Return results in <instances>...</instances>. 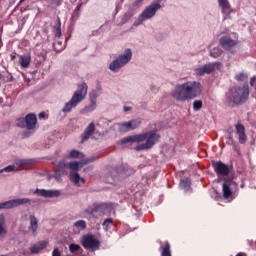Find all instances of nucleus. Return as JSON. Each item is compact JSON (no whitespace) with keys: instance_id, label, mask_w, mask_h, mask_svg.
Instances as JSON below:
<instances>
[{"instance_id":"nucleus-1","label":"nucleus","mask_w":256,"mask_h":256,"mask_svg":"<svg viewBox=\"0 0 256 256\" xmlns=\"http://www.w3.org/2000/svg\"><path fill=\"white\" fill-rule=\"evenodd\" d=\"M203 93V86L199 82L190 81L184 84H179L172 91V97L176 101H190L199 97Z\"/></svg>"},{"instance_id":"nucleus-2","label":"nucleus","mask_w":256,"mask_h":256,"mask_svg":"<svg viewBox=\"0 0 256 256\" xmlns=\"http://www.w3.org/2000/svg\"><path fill=\"white\" fill-rule=\"evenodd\" d=\"M160 137L161 136H159L157 132L151 131L144 134L127 136L123 138L120 143L121 145H126V143H143V141H146L144 144L136 147V151H145V149H151V147H153V145L159 141Z\"/></svg>"},{"instance_id":"nucleus-3","label":"nucleus","mask_w":256,"mask_h":256,"mask_svg":"<svg viewBox=\"0 0 256 256\" xmlns=\"http://www.w3.org/2000/svg\"><path fill=\"white\" fill-rule=\"evenodd\" d=\"M160 137L161 136H159L157 132L151 131L144 134L127 136L123 138L120 143L121 145H126V143H143V141H146L144 144L136 147V151H145V149H151V147H153V145L159 141Z\"/></svg>"},{"instance_id":"nucleus-4","label":"nucleus","mask_w":256,"mask_h":256,"mask_svg":"<svg viewBox=\"0 0 256 256\" xmlns=\"http://www.w3.org/2000/svg\"><path fill=\"white\" fill-rule=\"evenodd\" d=\"M247 97H249V87H233L226 94V103L229 107H233V105L245 103V101H247Z\"/></svg>"},{"instance_id":"nucleus-5","label":"nucleus","mask_w":256,"mask_h":256,"mask_svg":"<svg viewBox=\"0 0 256 256\" xmlns=\"http://www.w3.org/2000/svg\"><path fill=\"white\" fill-rule=\"evenodd\" d=\"M88 90L89 86H87V83L83 82L82 84H78V88L72 95V98L64 105L62 109L63 113H71L72 109H75L78 103H81V101H85Z\"/></svg>"},{"instance_id":"nucleus-6","label":"nucleus","mask_w":256,"mask_h":256,"mask_svg":"<svg viewBox=\"0 0 256 256\" xmlns=\"http://www.w3.org/2000/svg\"><path fill=\"white\" fill-rule=\"evenodd\" d=\"M131 57H133V52H131V49H126L124 54L120 55L118 59L114 60L110 66V71H119L121 67L124 65H127L131 61Z\"/></svg>"},{"instance_id":"nucleus-7","label":"nucleus","mask_w":256,"mask_h":256,"mask_svg":"<svg viewBox=\"0 0 256 256\" xmlns=\"http://www.w3.org/2000/svg\"><path fill=\"white\" fill-rule=\"evenodd\" d=\"M113 209H114V204L111 202L95 203L92 206H90L88 209H86V213H89V215H94V213H102V215H105L107 211L111 213Z\"/></svg>"},{"instance_id":"nucleus-8","label":"nucleus","mask_w":256,"mask_h":256,"mask_svg":"<svg viewBox=\"0 0 256 256\" xmlns=\"http://www.w3.org/2000/svg\"><path fill=\"white\" fill-rule=\"evenodd\" d=\"M81 243L84 249H88L89 251H97L101 245V242L91 234L84 235L81 239Z\"/></svg>"},{"instance_id":"nucleus-9","label":"nucleus","mask_w":256,"mask_h":256,"mask_svg":"<svg viewBox=\"0 0 256 256\" xmlns=\"http://www.w3.org/2000/svg\"><path fill=\"white\" fill-rule=\"evenodd\" d=\"M16 165H18L17 168L10 165L3 170H0V173H3V171L11 173V171H23L27 169H33V167H35V162L33 160H20L16 163Z\"/></svg>"},{"instance_id":"nucleus-10","label":"nucleus","mask_w":256,"mask_h":256,"mask_svg":"<svg viewBox=\"0 0 256 256\" xmlns=\"http://www.w3.org/2000/svg\"><path fill=\"white\" fill-rule=\"evenodd\" d=\"M17 127H26L27 129H35L37 125V116L35 114H28L25 118L16 120Z\"/></svg>"},{"instance_id":"nucleus-11","label":"nucleus","mask_w":256,"mask_h":256,"mask_svg":"<svg viewBox=\"0 0 256 256\" xmlns=\"http://www.w3.org/2000/svg\"><path fill=\"white\" fill-rule=\"evenodd\" d=\"M161 9V1L152 2L141 14V19H151Z\"/></svg>"},{"instance_id":"nucleus-12","label":"nucleus","mask_w":256,"mask_h":256,"mask_svg":"<svg viewBox=\"0 0 256 256\" xmlns=\"http://www.w3.org/2000/svg\"><path fill=\"white\" fill-rule=\"evenodd\" d=\"M214 171L218 177V179L221 180V177H229V173H231V168L229 166L221 161L214 162L213 163Z\"/></svg>"},{"instance_id":"nucleus-13","label":"nucleus","mask_w":256,"mask_h":256,"mask_svg":"<svg viewBox=\"0 0 256 256\" xmlns=\"http://www.w3.org/2000/svg\"><path fill=\"white\" fill-rule=\"evenodd\" d=\"M140 126H141V120L139 118L118 124L119 131H121V133H127L129 131H133L135 129H138V127Z\"/></svg>"},{"instance_id":"nucleus-14","label":"nucleus","mask_w":256,"mask_h":256,"mask_svg":"<svg viewBox=\"0 0 256 256\" xmlns=\"http://www.w3.org/2000/svg\"><path fill=\"white\" fill-rule=\"evenodd\" d=\"M219 70L221 69V62H215V63H212V64H207V65H204L200 68H197L195 71H196V75H209V73H213V71L215 70Z\"/></svg>"},{"instance_id":"nucleus-15","label":"nucleus","mask_w":256,"mask_h":256,"mask_svg":"<svg viewBox=\"0 0 256 256\" xmlns=\"http://www.w3.org/2000/svg\"><path fill=\"white\" fill-rule=\"evenodd\" d=\"M231 187H233V180H225L222 185V193L224 199H227L229 201H233V199H235V193L233 192Z\"/></svg>"},{"instance_id":"nucleus-16","label":"nucleus","mask_w":256,"mask_h":256,"mask_svg":"<svg viewBox=\"0 0 256 256\" xmlns=\"http://www.w3.org/2000/svg\"><path fill=\"white\" fill-rule=\"evenodd\" d=\"M29 198L14 199L0 204V209H13V207H19V205H25L29 203Z\"/></svg>"},{"instance_id":"nucleus-17","label":"nucleus","mask_w":256,"mask_h":256,"mask_svg":"<svg viewBox=\"0 0 256 256\" xmlns=\"http://www.w3.org/2000/svg\"><path fill=\"white\" fill-rule=\"evenodd\" d=\"M236 129V134L238 135V141L241 145H245L247 143V134L245 133V126L241 123L238 122L235 125Z\"/></svg>"},{"instance_id":"nucleus-18","label":"nucleus","mask_w":256,"mask_h":256,"mask_svg":"<svg viewBox=\"0 0 256 256\" xmlns=\"http://www.w3.org/2000/svg\"><path fill=\"white\" fill-rule=\"evenodd\" d=\"M220 45L223 49H226V51H231V49L237 45V41L224 36L220 39Z\"/></svg>"},{"instance_id":"nucleus-19","label":"nucleus","mask_w":256,"mask_h":256,"mask_svg":"<svg viewBox=\"0 0 256 256\" xmlns=\"http://www.w3.org/2000/svg\"><path fill=\"white\" fill-rule=\"evenodd\" d=\"M36 195H38L39 197H59L60 192L57 190H40L37 189L34 192Z\"/></svg>"},{"instance_id":"nucleus-20","label":"nucleus","mask_w":256,"mask_h":256,"mask_svg":"<svg viewBox=\"0 0 256 256\" xmlns=\"http://www.w3.org/2000/svg\"><path fill=\"white\" fill-rule=\"evenodd\" d=\"M95 133V123L91 122L82 134V143H85Z\"/></svg>"},{"instance_id":"nucleus-21","label":"nucleus","mask_w":256,"mask_h":256,"mask_svg":"<svg viewBox=\"0 0 256 256\" xmlns=\"http://www.w3.org/2000/svg\"><path fill=\"white\" fill-rule=\"evenodd\" d=\"M70 181H72L73 184L77 185V187L81 185L80 183H82V185H85L84 178H81V176L77 172H70Z\"/></svg>"},{"instance_id":"nucleus-22","label":"nucleus","mask_w":256,"mask_h":256,"mask_svg":"<svg viewBox=\"0 0 256 256\" xmlns=\"http://www.w3.org/2000/svg\"><path fill=\"white\" fill-rule=\"evenodd\" d=\"M161 256H171V245L169 242L160 243Z\"/></svg>"},{"instance_id":"nucleus-23","label":"nucleus","mask_w":256,"mask_h":256,"mask_svg":"<svg viewBox=\"0 0 256 256\" xmlns=\"http://www.w3.org/2000/svg\"><path fill=\"white\" fill-rule=\"evenodd\" d=\"M47 245H48L47 241L40 242L30 247V251L31 253H39V251H43V249H45Z\"/></svg>"},{"instance_id":"nucleus-24","label":"nucleus","mask_w":256,"mask_h":256,"mask_svg":"<svg viewBox=\"0 0 256 256\" xmlns=\"http://www.w3.org/2000/svg\"><path fill=\"white\" fill-rule=\"evenodd\" d=\"M20 65L24 69H27V67H29V65H31V54L20 56Z\"/></svg>"},{"instance_id":"nucleus-25","label":"nucleus","mask_w":256,"mask_h":256,"mask_svg":"<svg viewBox=\"0 0 256 256\" xmlns=\"http://www.w3.org/2000/svg\"><path fill=\"white\" fill-rule=\"evenodd\" d=\"M218 3L222 9V13H229V11H231V4H229V0H218Z\"/></svg>"},{"instance_id":"nucleus-26","label":"nucleus","mask_w":256,"mask_h":256,"mask_svg":"<svg viewBox=\"0 0 256 256\" xmlns=\"http://www.w3.org/2000/svg\"><path fill=\"white\" fill-rule=\"evenodd\" d=\"M97 109V104L90 103V105L85 106L81 111V115H87V113H93Z\"/></svg>"},{"instance_id":"nucleus-27","label":"nucleus","mask_w":256,"mask_h":256,"mask_svg":"<svg viewBox=\"0 0 256 256\" xmlns=\"http://www.w3.org/2000/svg\"><path fill=\"white\" fill-rule=\"evenodd\" d=\"M38 227H39L38 220L36 219L35 216L31 215L30 216V229L34 235H36Z\"/></svg>"},{"instance_id":"nucleus-28","label":"nucleus","mask_w":256,"mask_h":256,"mask_svg":"<svg viewBox=\"0 0 256 256\" xmlns=\"http://www.w3.org/2000/svg\"><path fill=\"white\" fill-rule=\"evenodd\" d=\"M85 155L77 150H71L69 152V159H83Z\"/></svg>"},{"instance_id":"nucleus-29","label":"nucleus","mask_w":256,"mask_h":256,"mask_svg":"<svg viewBox=\"0 0 256 256\" xmlns=\"http://www.w3.org/2000/svg\"><path fill=\"white\" fill-rule=\"evenodd\" d=\"M5 216L0 215V237H3L7 233V229H5Z\"/></svg>"},{"instance_id":"nucleus-30","label":"nucleus","mask_w":256,"mask_h":256,"mask_svg":"<svg viewBox=\"0 0 256 256\" xmlns=\"http://www.w3.org/2000/svg\"><path fill=\"white\" fill-rule=\"evenodd\" d=\"M97 97H99V93L97 92V90H92L89 93V101L90 103H94L97 105Z\"/></svg>"},{"instance_id":"nucleus-31","label":"nucleus","mask_w":256,"mask_h":256,"mask_svg":"<svg viewBox=\"0 0 256 256\" xmlns=\"http://www.w3.org/2000/svg\"><path fill=\"white\" fill-rule=\"evenodd\" d=\"M79 165H81V162H70L69 164H64V167H69L70 171H79Z\"/></svg>"},{"instance_id":"nucleus-32","label":"nucleus","mask_w":256,"mask_h":256,"mask_svg":"<svg viewBox=\"0 0 256 256\" xmlns=\"http://www.w3.org/2000/svg\"><path fill=\"white\" fill-rule=\"evenodd\" d=\"M112 224H113V219L107 218L106 220H104L102 225H103L105 231H109V229H111Z\"/></svg>"},{"instance_id":"nucleus-33","label":"nucleus","mask_w":256,"mask_h":256,"mask_svg":"<svg viewBox=\"0 0 256 256\" xmlns=\"http://www.w3.org/2000/svg\"><path fill=\"white\" fill-rule=\"evenodd\" d=\"M74 226H76L77 229H87V222H85V220H79L74 223Z\"/></svg>"},{"instance_id":"nucleus-34","label":"nucleus","mask_w":256,"mask_h":256,"mask_svg":"<svg viewBox=\"0 0 256 256\" xmlns=\"http://www.w3.org/2000/svg\"><path fill=\"white\" fill-rule=\"evenodd\" d=\"M221 53H222L221 49L214 48L213 50H211L210 55L211 57H214V59H217V57H220Z\"/></svg>"},{"instance_id":"nucleus-35","label":"nucleus","mask_w":256,"mask_h":256,"mask_svg":"<svg viewBox=\"0 0 256 256\" xmlns=\"http://www.w3.org/2000/svg\"><path fill=\"white\" fill-rule=\"evenodd\" d=\"M203 107V102L201 100H196L193 102L194 111H199Z\"/></svg>"},{"instance_id":"nucleus-36","label":"nucleus","mask_w":256,"mask_h":256,"mask_svg":"<svg viewBox=\"0 0 256 256\" xmlns=\"http://www.w3.org/2000/svg\"><path fill=\"white\" fill-rule=\"evenodd\" d=\"M69 249L71 253H77V251L81 249V246H79V244H70Z\"/></svg>"},{"instance_id":"nucleus-37","label":"nucleus","mask_w":256,"mask_h":256,"mask_svg":"<svg viewBox=\"0 0 256 256\" xmlns=\"http://www.w3.org/2000/svg\"><path fill=\"white\" fill-rule=\"evenodd\" d=\"M64 48H65V44H62L59 41H56L54 43V49H56V51H62V49H64Z\"/></svg>"},{"instance_id":"nucleus-38","label":"nucleus","mask_w":256,"mask_h":256,"mask_svg":"<svg viewBox=\"0 0 256 256\" xmlns=\"http://www.w3.org/2000/svg\"><path fill=\"white\" fill-rule=\"evenodd\" d=\"M236 81H247V75L240 73L235 76Z\"/></svg>"},{"instance_id":"nucleus-39","label":"nucleus","mask_w":256,"mask_h":256,"mask_svg":"<svg viewBox=\"0 0 256 256\" xmlns=\"http://www.w3.org/2000/svg\"><path fill=\"white\" fill-rule=\"evenodd\" d=\"M56 37H61V19L58 18V26L56 27Z\"/></svg>"},{"instance_id":"nucleus-40","label":"nucleus","mask_w":256,"mask_h":256,"mask_svg":"<svg viewBox=\"0 0 256 256\" xmlns=\"http://www.w3.org/2000/svg\"><path fill=\"white\" fill-rule=\"evenodd\" d=\"M52 256H61V252L59 251V248H56L53 250Z\"/></svg>"},{"instance_id":"nucleus-41","label":"nucleus","mask_w":256,"mask_h":256,"mask_svg":"<svg viewBox=\"0 0 256 256\" xmlns=\"http://www.w3.org/2000/svg\"><path fill=\"white\" fill-rule=\"evenodd\" d=\"M10 58H11V61H15V59H17V53L14 52V53L10 54Z\"/></svg>"},{"instance_id":"nucleus-42","label":"nucleus","mask_w":256,"mask_h":256,"mask_svg":"<svg viewBox=\"0 0 256 256\" xmlns=\"http://www.w3.org/2000/svg\"><path fill=\"white\" fill-rule=\"evenodd\" d=\"M255 81H256V77H252L251 80H250V85L251 87H255Z\"/></svg>"},{"instance_id":"nucleus-43","label":"nucleus","mask_w":256,"mask_h":256,"mask_svg":"<svg viewBox=\"0 0 256 256\" xmlns=\"http://www.w3.org/2000/svg\"><path fill=\"white\" fill-rule=\"evenodd\" d=\"M45 117H47V113L41 112V113L39 114V119H45Z\"/></svg>"},{"instance_id":"nucleus-44","label":"nucleus","mask_w":256,"mask_h":256,"mask_svg":"<svg viewBox=\"0 0 256 256\" xmlns=\"http://www.w3.org/2000/svg\"><path fill=\"white\" fill-rule=\"evenodd\" d=\"M229 141H228V145H233V137L229 136L228 137Z\"/></svg>"},{"instance_id":"nucleus-45","label":"nucleus","mask_w":256,"mask_h":256,"mask_svg":"<svg viewBox=\"0 0 256 256\" xmlns=\"http://www.w3.org/2000/svg\"><path fill=\"white\" fill-rule=\"evenodd\" d=\"M124 111L127 113L128 111H131V107L124 106Z\"/></svg>"},{"instance_id":"nucleus-46","label":"nucleus","mask_w":256,"mask_h":256,"mask_svg":"<svg viewBox=\"0 0 256 256\" xmlns=\"http://www.w3.org/2000/svg\"><path fill=\"white\" fill-rule=\"evenodd\" d=\"M140 3H143V0H136V5H139Z\"/></svg>"},{"instance_id":"nucleus-47","label":"nucleus","mask_w":256,"mask_h":256,"mask_svg":"<svg viewBox=\"0 0 256 256\" xmlns=\"http://www.w3.org/2000/svg\"><path fill=\"white\" fill-rule=\"evenodd\" d=\"M140 3H143V0H136V5H139Z\"/></svg>"},{"instance_id":"nucleus-48","label":"nucleus","mask_w":256,"mask_h":256,"mask_svg":"<svg viewBox=\"0 0 256 256\" xmlns=\"http://www.w3.org/2000/svg\"><path fill=\"white\" fill-rule=\"evenodd\" d=\"M81 9V6H77L76 10L79 11Z\"/></svg>"},{"instance_id":"nucleus-49","label":"nucleus","mask_w":256,"mask_h":256,"mask_svg":"<svg viewBox=\"0 0 256 256\" xmlns=\"http://www.w3.org/2000/svg\"><path fill=\"white\" fill-rule=\"evenodd\" d=\"M25 0H20V3H23Z\"/></svg>"},{"instance_id":"nucleus-50","label":"nucleus","mask_w":256,"mask_h":256,"mask_svg":"<svg viewBox=\"0 0 256 256\" xmlns=\"http://www.w3.org/2000/svg\"><path fill=\"white\" fill-rule=\"evenodd\" d=\"M0 79H1V74H0Z\"/></svg>"}]
</instances>
